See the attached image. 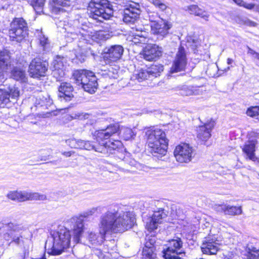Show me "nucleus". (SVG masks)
<instances>
[{"mask_svg": "<svg viewBox=\"0 0 259 259\" xmlns=\"http://www.w3.org/2000/svg\"><path fill=\"white\" fill-rule=\"evenodd\" d=\"M28 29L27 23L22 18H16L11 23L10 29Z\"/></svg>", "mask_w": 259, "mask_h": 259, "instance_id": "34", "label": "nucleus"}, {"mask_svg": "<svg viewBox=\"0 0 259 259\" xmlns=\"http://www.w3.org/2000/svg\"><path fill=\"white\" fill-rule=\"evenodd\" d=\"M82 27V40H86L88 43H91V40H105L110 37V35L108 32L103 30L95 31L91 27L84 26Z\"/></svg>", "mask_w": 259, "mask_h": 259, "instance_id": "11", "label": "nucleus"}, {"mask_svg": "<svg viewBox=\"0 0 259 259\" xmlns=\"http://www.w3.org/2000/svg\"><path fill=\"white\" fill-rule=\"evenodd\" d=\"M149 77V76L147 69H143L136 71L133 76L134 79L137 80L139 82L147 79Z\"/></svg>", "mask_w": 259, "mask_h": 259, "instance_id": "40", "label": "nucleus"}, {"mask_svg": "<svg viewBox=\"0 0 259 259\" xmlns=\"http://www.w3.org/2000/svg\"><path fill=\"white\" fill-rule=\"evenodd\" d=\"M123 53V48L121 45H113L105 52L104 59L107 63L114 62L119 60Z\"/></svg>", "mask_w": 259, "mask_h": 259, "instance_id": "16", "label": "nucleus"}, {"mask_svg": "<svg viewBox=\"0 0 259 259\" xmlns=\"http://www.w3.org/2000/svg\"><path fill=\"white\" fill-rule=\"evenodd\" d=\"M120 134L125 140H129L134 138L136 134L133 131L128 127H121L119 128Z\"/></svg>", "mask_w": 259, "mask_h": 259, "instance_id": "39", "label": "nucleus"}, {"mask_svg": "<svg viewBox=\"0 0 259 259\" xmlns=\"http://www.w3.org/2000/svg\"><path fill=\"white\" fill-rule=\"evenodd\" d=\"M135 223L133 212L123 211L117 206L111 207L99 219V235L92 232L89 234L88 239L90 244L88 245L100 246L104 242L106 234L124 232L132 228Z\"/></svg>", "mask_w": 259, "mask_h": 259, "instance_id": "1", "label": "nucleus"}, {"mask_svg": "<svg viewBox=\"0 0 259 259\" xmlns=\"http://www.w3.org/2000/svg\"><path fill=\"white\" fill-rule=\"evenodd\" d=\"M151 3L158 7L161 10H164L166 8V5L160 0H148Z\"/></svg>", "mask_w": 259, "mask_h": 259, "instance_id": "48", "label": "nucleus"}, {"mask_svg": "<svg viewBox=\"0 0 259 259\" xmlns=\"http://www.w3.org/2000/svg\"><path fill=\"white\" fill-rule=\"evenodd\" d=\"M33 8L36 13L40 14L43 12L45 0H27Z\"/></svg>", "mask_w": 259, "mask_h": 259, "instance_id": "36", "label": "nucleus"}, {"mask_svg": "<svg viewBox=\"0 0 259 259\" xmlns=\"http://www.w3.org/2000/svg\"><path fill=\"white\" fill-rule=\"evenodd\" d=\"M255 143L253 141L248 142L244 145L242 150L246 154L247 157L252 160L255 161L256 157L254 154Z\"/></svg>", "mask_w": 259, "mask_h": 259, "instance_id": "30", "label": "nucleus"}, {"mask_svg": "<svg viewBox=\"0 0 259 259\" xmlns=\"http://www.w3.org/2000/svg\"><path fill=\"white\" fill-rule=\"evenodd\" d=\"M35 106L36 107H37V106H38V105H40V106H42V105H40V102H39V103H35Z\"/></svg>", "mask_w": 259, "mask_h": 259, "instance_id": "63", "label": "nucleus"}, {"mask_svg": "<svg viewBox=\"0 0 259 259\" xmlns=\"http://www.w3.org/2000/svg\"><path fill=\"white\" fill-rule=\"evenodd\" d=\"M10 56L3 52L0 53V78L2 80L5 78V74L11 69Z\"/></svg>", "mask_w": 259, "mask_h": 259, "instance_id": "23", "label": "nucleus"}, {"mask_svg": "<svg viewBox=\"0 0 259 259\" xmlns=\"http://www.w3.org/2000/svg\"><path fill=\"white\" fill-rule=\"evenodd\" d=\"M162 50L161 47L156 45H148L143 51V58L147 61L156 60L162 55Z\"/></svg>", "mask_w": 259, "mask_h": 259, "instance_id": "17", "label": "nucleus"}, {"mask_svg": "<svg viewBox=\"0 0 259 259\" xmlns=\"http://www.w3.org/2000/svg\"><path fill=\"white\" fill-rule=\"evenodd\" d=\"M243 7L248 10H252L255 7V5L253 4H247L244 2Z\"/></svg>", "mask_w": 259, "mask_h": 259, "instance_id": "56", "label": "nucleus"}, {"mask_svg": "<svg viewBox=\"0 0 259 259\" xmlns=\"http://www.w3.org/2000/svg\"><path fill=\"white\" fill-rule=\"evenodd\" d=\"M21 259H24V257L23 255L21 256Z\"/></svg>", "mask_w": 259, "mask_h": 259, "instance_id": "64", "label": "nucleus"}, {"mask_svg": "<svg viewBox=\"0 0 259 259\" xmlns=\"http://www.w3.org/2000/svg\"><path fill=\"white\" fill-rule=\"evenodd\" d=\"M248 116L256 117L259 119V106H254L249 108L246 112Z\"/></svg>", "mask_w": 259, "mask_h": 259, "instance_id": "43", "label": "nucleus"}, {"mask_svg": "<svg viewBox=\"0 0 259 259\" xmlns=\"http://www.w3.org/2000/svg\"><path fill=\"white\" fill-rule=\"evenodd\" d=\"M97 246H91L90 245V248H92V251L93 253L97 255L99 259H103L104 258V253L101 251L100 249L96 248Z\"/></svg>", "mask_w": 259, "mask_h": 259, "instance_id": "49", "label": "nucleus"}, {"mask_svg": "<svg viewBox=\"0 0 259 259\" xmlns=\"http://www.w3.org/2000/svg\"><path fill=\"white\" fill-rule=\"evenodd\" d=\"M249 250L247 259H259V249L252 247V249L249 248Z\"/></svg>", "mask_w": 259, "mask_h": 259, "instance_id": "45", "label": "nucleus"}, {"mask_svg": "<svg viewBox=\"0 0 259 259\" xmlns=\"http://www.w3.org/2000/svg\"><path fill=\"white\" fill-rule=\"evenodd\" d=\"M63 154L66 156H70L71 155L70 152H64Z\"/></svg>", "mask_w": 259, "mask_h": 259, "instance_id": "61", "label": "nucleus"}, {"mask_svg": "<svg viewBox=\"0 0 259 259\" xmlns=\"http://www.w3.org/2000/svg\"><path fill=\"white\" fill-rule=\"evenodd\" d=\"M100 207H93L89 209H88L86 211H84L82 213V222L83 221V219H87L93 215L96 211H98V209H100Z\"/></svg>", "mask_w": 259, "mask_h": 259, "instance_id": "42", "label": "nucleus"}, {"mask_svg": "<svg viewBox=\"0 0 259 259\" xmlns=\"http://www.w3.org/2000/svg\"><path fill=\"white\" fill-rule=\"evenodd\" d=\"M248 53L250 54L251 55H255V58L259 60V53L255 52L254 50H253L252 49H250L249 47H248Z\"/></svg>", "mask_w": 259, "mask_h": 259, "instance_id": "54", "label": "nucleus"}, {"mask_svg": "<svg viewBox=\"0 0 259 259\" xmlns=\"http://www.w3.org/2000/svg\"><path fill=\"white\" fill-rule=\"evenodd\" d=\"M172 24L167 21L162 20L151 25V30L153 34L164 37L168 33L169 30L171 28Z\"/></svg>", "mask_w": 259, "mask_h": 259, "instance_id": "19", "label": "nucleus"}, {"mask_svg": "<svg viewBox=\"0 0 259 259\" xmlns=\"http://www.w3.org/2000/svg\"><path fill=\"white\" fill-rule=\"evenodd\" d=\"M165 246L162 252L165 259H180L179 255L184 253L183 242L180 238L169 240Z\"/></svg>", "mask_w": 259, "mask_h": 259, "instance_id": "7", "label": "nucleus"}, {"mask_svg": "<svg viewBox=\"0 0 259 259\" xmlns=\"http://www.w3.org/2000/svg\"><path fill=\"white\" fill-rule=\"evenodd\" d=\"M53 244L51 248L47 249L49 254L58 255L61 254L65 249L68 248L70 243L71 235L69 231L64 227L59 228L52 234ZM48 242L46 243L47 249Z\"/></svg>", "mask_w": 259, "mask_h": 259, "instance_id": "3", "label": "nucleus"}, {"mask_svg": "<svg viewBox=\"0 0 259 259\" xmlns=\"http://www.w3.org/2000/svg\"><path fill=\"white\" fill-rule=\"evenodd\" d=\"M220 243L215 235H209L204 238L201 246L203 253L216 254L220 249Z\"/></svg>", "mask_w": 259, "mask_h": 259, "instance_id": "12", "label": "nucleus"}, {"mask_svg": "<svg viewBox=\"0 0 259 259\" xmlns=\"http://www.w3.org/2000/svg\"><path fill=\"white\" fill-rule=\"evenodd\" d=\"M145 135L147 138L148 150L154 156L165 155L166 153L168 141L165 132L159 128H148Z\"/></svg>", "mask_w": 259, "mask_h": 259, "instance_id": "2", "label": "nucleus"}, {"mask_svg": "<svg viewBox=\"0 0 259 259\" xmlns=\"http://www.w3.org/2000/svg\"><path fill=\"white\" fill-rule=\"evenodd\" d=\"M157 18H159L157 14H152L149 15L150 21L154 22V23H155Z\"/></svg>", "mask_w": 259, "mask_h": 259, "instance_id": "55", "label": "nucleus"}, {"mask_svg": "<svg viewBox=\"0 0 259 259\" xmlns=\"http://www.w3.org/2000/svg\"><path fill=\"white\" fill-rule=\"evenodd\" d=\"M123 161L128 164L131 166H134L136 165V161L134 160L131 159L128 155L124 156L123 158Z\"/></svg>", "mask_w": 259, "mask_h": 259, "instance_id": "51", "label": "nucleus"}, {"mask_svg": "<svg viewBox=\"0 0 259 259\" xmlns=\"http://www.w3.org/2000/svg\"><path fill=\"white\" fill-rule=\"evenodd\" d=\"M53 75L57 80H59L65 75L63 63L61 60H55L53 62Z\"/></svg>", "mask_w": 259, "mask_h": 259, "instance_id": "29", "label": "nucleus"}, {"mask_svg": "<svg viewBox=\"0 0 259 259\" xmlns=\"http://www.w3.org/2000/svg\"><path fill=\"white\" fill-rule=\"evenodd\" d=\"M88 8L93 18L100 22L109 19L113 14L112 6L108 0H92Z\"/></svg>", "mask_w": 259, "mask_h": 259, "instance_id": "4", "label": "nucleus"}, {"mask_svg": "<svg viewBox=\"0 0 259 259\" xmlns=\"http://www.w3.org/2000/svg\"><path fill=\"white\" fill-rule=\"evenodd\" d=\"M132 29H133V31H132V33L133 34L134 32H146L145 30H144V28L142 27H137V26H135V27H132Z\"/></svg>", "mask_w": 259, "mask_h": 259, "instance_id": "53", "label": "nucleus"}, {"mask_svg": "<svg viewBox=\"0 0 259 259\" xmlns=\"http://www.w3.org/2000/svg\"><path fill=\"white\" fill-rule=\"evenodd\" d=\"M47 199L45 195L38 193H31L26 191H18V201L23 202L27 200H45Z\"/></svg>", "mask_w": 259, "mask_h": 259, "instance_id": "24", "label": "nucleus"}, {"mask_svg": "<svg viewBox=\"0 0 259 259\" xmlns=\"http://www.w3.org/2000/svg\"><path fill=\"white\" fill-rule=\"evenodd\" d=\"M119 130V126L118 124H110L105 129L96 131L95 134L99 139H107L116 134Z\"/></svg>", "mask_w": 259, "mask_h": 259, "instance_id": "25", "label": "nucleus"}, {"mask_svg": "<svg viewBox=\"0 0 259 259\" xmlns=\"http://www.w3.org/2000/svg\"><path fill=\"white\" fill-rule=\"evenodd\" d=\"M6 84L0 86V107H9L14 104L20 95L18 88L14 85H10L5 80Z\"/></svg>", "mask_w": 259, "mask_h": 259, "instance_id": "6", "label": "nucleus"}, {"mask_svg": "<svg viewBox=\"0 0 259 259\" xmlns=\"http://www.w3.org/2000/svg\"><path fill=\"white\" fill-rule=\"evenodd\" d=\"M233 62V59H232L231 58H228L227 59V64L229 65L232 64Z\"/></svg>", "mask_w": 259, "mask_h": 259, "instance_id": "60", "label": "nucleus"}, {"mask_svg": "<svg viewBox=\"0 0 259 259\" xmlns=\"http://www.w3.org/2000/svg\"><path fill=\"white\" fill-rule=\"evenodd\" d=\"M218 210H221L226 215H235L242 213L241 206H231L229 205L222 204L218 207Z\"/></svg>", "mask_w": 259, "mask_h": 259, "instance_id": "28", "label": "nucleus"}, {"mask_svg": "<svg viewBox=\"0 0 259 259\" xmlns=\"http://www.w3.org/2000/svg\"><path fill=\"white\" fill-rule=\"evenodd\" d=\"M49 64L40 58H34L31 61L28 69L29 75L34 78H39L46 75Z\"/></svg>", "mask_w": 259, "mask_h": 259, "instance_id": "8", "label": "nucleus"}, {"mask_svg": "<svg viewBox=\"0 0 259 259\" xmlns=\"http://www.w3.org/2000/svg\"><path fill=\"white\" fill-rule=\"evenodd\" d=\"M71 0H54L51 3V9L54 14H58L64 12V7L70 6Z\"/></svg>", "mask_w": 259, "mask_h": 259, "instance_id": "26", "label": "nucleus"}, {"mask_svg": "<svg viewBox=\"0 0 259 259\" xmlns=\"http://www.w3.org/2000/svg\"><path fill=\"white\" fill-rule=\"evenodd\" d=\"M100 146V145H95L90 141H84L83 146L84 149L88 150H94L95 151L98 152L96 150Z\"/></svg>", "mask_w": 259, "mask_h": 259, "instance_id": "46", "label": "nucleus"}, {"mask_svg": "<svg viewBox=\"0 0 259 259\" xmlns=\"http://www.w3.org/2000/svg\"><path fill=\"white\" fill-rule=\"evenodd\" d=\"M164 209L159 208L157 211H154L151 217L144 218L146 223V228L150 232L154 231L157 228L159 224L162 222V219L166 217Z\"/></svg>", "mask_w": 259, "mask_h": 259, "instance_id": "13", "label": "nucleus"}, {"mask_svg": "<svg viewBox=\"0 0 259 259\" xmlns=\"http://www.w3.org/2000/svg\"><path fill=\"white\" fill-rule=\"evenodd\" d=\"M72 80L77 85L81 84V72L80 70H74L72 73Z\"/></svg>", "mask_w": 259, "mask_h": 259, "instance_id": "44", "label": "nucleus"}, {"mask_svg": "<svg viewBox=\"0 0 259 259\" xmlns=\"http://www.w3.org/2000/svg\"><path fill=\"white\" fill-rule=\"evenodd\" d=\"M28 29H9V35L13 41H21L28 35Z\"/></svg>", "mask_w": 259, "mask_h": 259, "instance_id": "27", "label": "nucleus"}, {"mask_svg": "<svg viewBox=\"0 0 259 259\" xmlns=\"http://www.w3.org/2000/svg\"><path fill=\"white\" fill-rule=\"evenodd\" d=\"M180 94L182 96H197L202 95L203 91L199 88L184 86L180 91Z\"/></svg>", "mask_w": 259, "mask_h": 259, "instance_id": "31", "label": "nucleus"}, {"mask_svg": "<svg viewBox=\"0 0 259 259\" xmlns=\"http://www.w3.org/2000/svg\"><path fill=\"white\" fill-rule=\"evenodd\" d=\"M97 78L95 73L88 70L82 69V88L91 94L96 92L98 88Z\"/></svg>", "mask_w": 259, "mask_h": 259, "instance_id": "10", "label": "nucleus"}, {"mask_svg": "<svg viewBox=\"0 0 259 259\" xmlns=\"http://www.w3.org/2000/svg\"><path fill=\"white\" fill-rule=\"evenodd\" d=\"M234 254L232 252H229L227 254L225 255L223 259H234Z\"/></svg>", "mask_w": 259, "mask_h": 259, "instance_id": "57", "label": "nucleus"}, {"mask_svg": "<svg viewBox=\"0 0 259 259\" xmlns=\"http://www.w3.org/2000/svg\"><path fill=\"white\" fill-rule=\"evenodd\" d=\"M11 76L16 80H20L22 82H26L27 80L25 71L18 67L13 68L11 71Z\"/></svg>", "mask_w": 259, "mask_h": 259, "instance_id": "35", "label": "nucleus"}, {"mask_svg": "<svg viewBox=\"0 0 259 259\" xmlns=\"http://www.w3.org/2000/svg\"><path fill=\"white\" fill-rule=\"evenodd\" d=\"M214 126V121L210 120L202 125L198 126L197 138L203 141H206L211 137V132Z\"/></svg>", "mask_w": 259, "mask_h": 259, "instance_id": "18", "label": "nucleus"}, {"mask_svg": "<svg viewBox=\"0 0 259 259\" xmlns=\"http://www.w3.org/2000/svg\"><path fill=\"white\" fill-rule=\"evenodd\" d=\"M154 250V247H149L148 243H145L142 251L143 257L145 259H154L156 254Z\"/></svg>", "mask_w": 259, "mask_h": 259, "instance_id": "37", "label": "nucleus"}, {"mask_svg": "<svg viewBox=\"0 0 259 259\" xmlns=\"http://www.w3.org/2000/svg\"><path fill=\"white\" fill-rule=\"evenodd\" d=\"M137 4L130 5L124 10L123 21L126 23H134L139 18L141 10Z\"/></svg>", "mask_w": 259, "mask_h": 259, "instance_id": "15", "label": "nucleus"}, {"mask_svg": "<svg viewBox=\"0 0 259 259\" xmlns=\"http://www.w3.org/2000/svg\"><path fill=\"white\" fill-rule=\"evenodd\" d=\"M91 115L88 114H85L82 117V124L92 125L94 123V120L91 119Z\"/></svg>", "mask_w": 259, "mask_h": 259, "instance_id": "47", "label": "nucleus"}, {"mask_svg": "<svg viewBox=\"0 0 259 259\" xmlns=\"http://www.w3.org/2000/svg\"><path fill=\"white\" fill-rule=\"evenodd\" d=\"M32 259H46L45 255H44L42 257L39 258H32Z\"/></svg>", "mask_w": 259, "mask_h": 259, "instance_id": "62", "label": "nucleus"}, {"mask_svg": "<svg viewBox=\"0 0 259 259\" xmlns=\"http://www.w3.org/2000/svg\"><path fill=\"white\" fill-rule=\"evenodd\" d=\"M146 242L145 243H148L149 246L151 247H154V244L155 242L154 237L152 236L148 237L146 238Z\"/></svg>", "mask_w": 259, "mask_h": 259, "instance_id": "52", "label": "nucleus"}, {"mask_svg": "<svg viewBox=\"0 0 259 259\" xmlns=\"http://www.w3.org/2000/svg\"><path fill=\"white\" fill-rule=\"evenodd\" d=\"M234 2L237 5L239 6L243 7L244 3L245 2H244L243 0H233Z\"/></svg>", "mask_w": 259, "mask_h": 259, "instance_id": "58", "label": "nucleus"}, {"mask_svg": "<svg viewBox=\"0 0 259 259\" xmlns=\"http://www.w3.org/2000/svg\"><path fill=\"white\" fill-rule=\"evenodd\" d=\"M246 23L247 24L250 26H255L256 25V23L255 22L250 20H247Z\"/></svg>", "mask_w": 259, "mask_h": 259, "instance_id": "59", "label": "nucleus"}, {"mask_svg": "<svg viewBox=\"0 0 259 259\" xmlns=\"http://www.w3.org/2000/svg\"><path fill=\"white\" fill-rule=\"evenodd\" d=\"M7 197L12 200L18 201V191H11L7 194Z\"/></svg>", "mask_w": 259, "mask_h": 259, "instance_id": "50", "label": "nucleus"}, {"mask_svg": "<svg viewBox=\"0 0 259 259\" xmlns=\"http://www.w3.org/2000/svg\"><path fill=\"white\" fill-rule=\"evenodd\" d=\"M149 77H157L159 76L160 73L163 70V67L160 64L153 65L147 69Z\"/></svg>", "mask_w": 259, "mask_h": 259, "instance_id": "38", "label": "nucleus"}, {"mask_svg": "<svg viewBox=\"0 0 259 259\" xmlns=\"http://www.w3.org/2000/svg\"><path fill=\"white\" fill-rule=\"evenodd\" d=\"M40 46L42 48V50L47 51L49 49L50 43L48 37H46L42 33L39 37Z\"/></svg>", "mask_w": 259, "mask_h": 259, "instance_id": "41", "label": "nucleus"}, {"mask_svg": "<svg viewBox=\"0 0 259 259\" xmlns=\"http://www.w3.org/2000/svg\"><path fill=\"white\" fill-rule=\"evenodd\" d=\"M186 10H188L191 14H194L199 16L205 20H208L209 15L205 11L200 9L196 5H191L187 7Z\"/></svg>", "mask_w": 259, "mask_h": 259, "instance_id": "32", "label": "nucleus"}, {"mask_svg": "<svg viewBox=\"0 0 259 259\" xmlns=\"http://www.w3.org/2000/svg\"><path fill=\"white\" fill-rule=\"evenodd\" d=\"M187 64L186 54L184 48L180 47L170 68V72L175 73L183 71Z\"/></svg>", "mask_w": 259, "mask_h": 259, "instance_id": "14", "label": "nucleus"}, {"mask_svg": "<svg viewBox=\"0 0 259 259\" xmlns=\"http://www.w3.org/2000/svg\"><path fill=\"white\" fill-rule=\"evenodd\" d=\"M121 142L119 140L114 141H109L106 143H102L98 149L96 150L98 152L103 153L105 155H109L113 154V151L121 147Z\"/></svg>", "mask_w": 259, "mask_h": 259, "instance_id": "20", "label": "nucleus"}, {"mask_svg": "<svg viewBox=\"0 0 259 259\" xmlns=\"http://www.w3.org/2000/svg\"><path fill=\"white\" fill-rule=\"evenodd\" d=\"M70 223L73 241L75 243H78L81 236V215L72 218Z\"/></svg>", "mask_w": 259, "mask_h": 259, "instance_id": "21", "label": "nucleus"}, {"mask_svg": "<svg viewBox=\"0 0 259 259\" xmlns=\"http://www.w3.org/2000/svg\"><path fill=\"white\" fill-rule=\"evenodd\" d=\"M1 230V236L5 240L14 242L17 245H20L22 238L21 232L24 230L25 228L21 224L9 223L7 224L0 223Z\"/></svg>", "mask_w": 259, "mask_h": 259, "instance_id": "5", "label": "nucleus"}, {"mask_svg": "<svg viewBox=\"0 0 259 259\" xmlns=\"http://www.w3.org/2000/svg\"><path fill=\"white\" fill-rule=\"evenodd\" d=\"M58 97L61 101H69L73 97L72 86L70 83L62 82L59 88Z\"/></svg>", "mask_w": 259, "mask_h": 259, "instance_id": "22", "label": "nucleus"}, {"mask_svg": "<svg viewBox=\"0 0 259 259\" xmlns=\"http://www.w3.org/2000/svg\"><path fill=\"white\" fill-rule=\"evenodd\" d=\"M133 38L131 41L135 44H145L148 42V33L147 32H134L133 34Z\"/></svg>", "mask_w": 259, "mask_h": 259, "instance_id": "33", "label": "nucleus"}, {"mask_svg": "<svg viewBox=\"0 0 259 259\" xmlns=\"http://www.w3.org/2000/svg\"><path fill=\"white\" fill-rule=\"evenodd\" d=\"M174 155L178 162L187 163L194 156V151L193 147L188 144L181 143L176 147Z\"/></svg>", "mask_w": 259, "mask_h": 259, "instance_id": "9", "label": "nucleus"}]
</instances>
